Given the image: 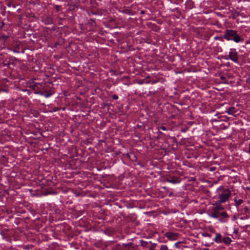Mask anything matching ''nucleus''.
Listing matches in <instances>:
<instances>
[{"instance_id": "4468645a", "label": "nucleus", "mask_w": 250, "mask_h": 250, "mask_svg": "<svg viewBox=\"0 0 250 250\" xmlns=\"http://www.w3.org/2000/svg\"><path fill=\"white\" fill-rule=\"evenodd\" d=\"M52 22V19L50 17H47L44 19V23L46 24H51Z\"/></svg>"}, {"instance_id": "412c9836", "label": "nucleus", "mask_w": 250, "mask_h": 250, "mask_svg": "<svg viewBox=\"0 0 250 250\" xmlns=\"http://www.w3.org/2000/svg\"><path fill=\"white\" fill-rule=\"evenodd\" d=\"M160 250H167V247L166 245H162Z\"/></svg>"}, {"instance_id": "f8f14e48", "label": "nucleus", "mask_w": 250, "mask_h": 250, "mask_svg": "<svg viewBox=\"0 0 250 250\" xmlns=\"http://www.w3.org/2000/svg\"><path fill=\"white\" fill-rule=\"evenodd\" d=\"M234 201L235 203V206L236 207H238L239 206L241 205L243 202V200L241 199H238L237 197H235L234 199Z\"/></svg>"}, {"instance_id": "f03ea898", "label": "nucleus", "mask_w": 250, "mask_h": 250, "mask_svg": "<svg viewBox=\"0 0 250 250\" xmlns=\"http://www.w3.org/2000/svg\"><path fill=\"white\" fill-rule=\"evenodd\" d=\"M231 194V191L229 189H224L219 194L218 202L220 203H225L229 198Z\"/></svg>"}, {"instance_id": "1a4fd4ad", "label": "nucleus", "mask_w": 250, "mask_h": 250, "mask_svg": "<svg viewBox=\"0 0 250 250\" xmlns=\"http://www.w3.org/2000/svg\"><path fill=\"white\" fill-rule=\"evenodd\" d=\"M167 181L172 184H176L179 183L180 180L178 177H170L167 178Z\"/></svg>"}, {"instance_id": "a878e982", "label": "nucleus", "mask_w": 250, "mask_h": 250, "mask_svg": "<svg viewBox=\"0 0 250 250\" xmlns=\"http://www.w3.org/2000/svg\"><path fill=\"white\" fill-rule=\"evenodd\" d=\"M161 128L163 130H167L166 127L165 126H161Z\"/></svg>"}, {"instance_id": "a211bd4d", "label": "nucleus", "mask_w": 250, "mask_h": 250, "mask_svg": "<svg viewBox=\"0 0 250 250\" xmlns=\"http://www.w3.org/2000/svg\"><path fill=\"white\" fill-rule=\"evenodd\" d=\"M141 245L144 247H147V245L148 244L147 242L143 240L141 241Z\"/></svg>"}, {"instance_id": "9d476101", "label": "nucleus", "mask_w": 250, "mask_h": 250, "mask_svg": "<svg viewBox=\"0 0 250 250\" xmlns=\"http://www.w3.org/2000/svg\"><path fill=\"white\" fill-rule=\"evenodd\" d=\"M226 112L229 115L235 116L236 113L237 112V110L236 109L235 107L232 106L229 107Z\"/></svg>"}, {"instance_id": "2eb2a0df", "label": "nucleus", "mask_w": 250, "mask_h": 250, "mask_svg": "<svg viewBox=\"0 0 250 250\" xmlns=\"http://www.w3.org/2000/svg\"><path fill=\"white\" fill-rule=\"evenodd\" d=\"M242 211H243V214H249V216H250V209L247 207H245L243 208Z\"/></svg>"}, {"instance_id": "39448f33", "label": "nucleus", "mask_w": 250, "mask_h": 250, "mask_svg": "<svg viewBox=\"0 0 250 250\" xmlns=\"http://www.w3.org/2000/svg\"><path fill=\"white\" fill-rule=\"evenodd\" d=\"M229 218V215L225 211H223L220 212L219 217L217 219L220 222L224 223L227 222Z\"/></svg>"}, {"instance_id": "c756f323", "label": "nucleus", "mask_w": 250, "mask_h": 250, "mask_svg": "<svg viewBox=\"0 0 250 250\" xmlns=\"http://www.w3.org/2000/svg\"><path fill=\"white\" fill-rule=\"evenodd\" d=\"M221 38L220 37H214V40H219Z\"/></svg>"}, {"instance_id": "f257e3e1", "label": "nucleus", "mask_w": 250, "mask_h": 250, "mask_svg": "<svg viewBox=\"0 0 250 250\" xmlns=\"http://www.w3.org/2000/svg\"><path fill=\"white\" fill-rule=\"evenodd\" d=\"M223 37L227 41H233L236 43L244 41V39L241 37L238 32L232 29H226L224 31Z\"/></svg>"}, {"instance_id": "58836bf2", "label": "nucleus", "mask_w": 250, "mask_h": 250, "mask_svg": "<svg viewBox=\"0 0 250 250\" xmlns=\"http://www.w3.org/2000/svg\"><path fill=\"white\" fill-rule=\"evenodd\" d=\"M76 6V7H78V6L77 5L75 4V5H74V7Z\"/></svg>"}, {"instance_id": "6e6552de", "label": "nucleus", "mask_w": 250, "mask_h": 250, "mask_svg": "<svg viewBox=\"0 0 250 250\" xmlns=\"http://www.w3.org/2000/svg\"><path fill=\"white\" fill-rule=\"evenodd\" d=\"M220 212H221L220 211H217L214 209H212V211L208 214V215L210 217L217 219L219 217V214H220Z\"/></svg>"}, {"instance_id": "bb28decb", "label": "nucleus", "mask_w": 250, "mask_h": 250, "mask_svg": "<svg viewBox=\"0 0 250 250\" xmlns=\"http://www.w3.org/2000/svg\"><path fill=\"white\" fill-rule=\"evenodd\" d=\"M239 13L237 12H236L234 13V16H239Z\"/></svg>"}, {"instance_id": "cd10ccee", "label": "nucleus", "mask_w": 250, "mask_h": 250, "mask_svg": "<svg viewBox=\"0 0 250 250\" xmlns=\"http://www.w3.org/2000/svg\"><path fill=\"white\" fill-rule=\"evenodd\" d=\"M145 13H146V12L144 10H141V12H140V13L141 14H145Z\"/></svg>"}, {"instance_id": "2f4dec72", "label": "nucleus", "mask_w": 250, "mask_h": 250, "mask_svg": "<svg viewBox=\"0 0 250 250\" xmlns=\"http://www.w3.org/2000/svg\"><path fill=\"white\" fill-rule=\"evenodd\" d=\"M205 246H206V247H210L211 246V244H205Z\"/></svg>"}, {"instance_id": "20e7f679", "label": "nucleus", "mask_w": 250, "mask_h": 250, "mask_svg": "<svg viewBox=\"0 0 250 250\" xmlns=\"http://www.w3.org/2000/svg\"><path fill=\"white\" fill-rule=\"evenodd\" d=\"M229 59L235 62H238V55L236 49L231 48L228 56Z\"/></svg>"}, {"instance_id": "ea45409f", "label": "nucleus", "mask_w": 250, "mask_h": 250, "mask_svg": "<svg viewBox=\"0 0 250 250\" xmlns=\"http://www.w3.org/2000/svg\"><path fill=\"white\" fill-rule=\"evenodd\" d=\"M213 170V168H211V171H212Z\"/></svg>"}, {"instance_id": "423d86ee", "label": "nucleus", "mask_w": 250, "mask_h": 250, "mask_svg": "<svg viewBox=\"0 0 250 250\" xmlns=\"http://www.w3.org/2000/svg\"><path fill=\"white\" fill-rule=\"evenodd\" d=\"M165 236L169 240H175L177 238L178 234L177 233L172 232H167L165 233Z\"/></svg>"}, {"instance_id": "6ab92c4d", "label": "nucleus", "mask_w": 250, "mask_h": 250, "mask_svg": "<svg viewBox=\"0 0 250 250\" xmlns=\"http://www.w3.org/2000/svg\"><path fill=\"white\" fill-rule=\"evenodd\" d=\"M201 234L204 237H211V234L208 233L207 232H203L201 233Z\"/></svg>"}, {"instance_id": "f3484780", "label": "nucleus", "mask_w": 250, "mask_h": 250, "mask_svg": "<svg viewBox=\"0 0 250 250\" xmlns=\"http://www.w3.org/2000/svg\"><path fill=\"white\" fill-rule=\"evenodd\" d=\"M122 12L123 13H125V14H128L129 15H132V13H131V11L128 9H124Z\"/></svg>"}, {"instance_id": "5701e85b", "label": "nucleus", "mask_w": 250, "mask_h": 250, "mask_svg": "<svg viewBox=\"0 0 250 250\" xmlns=\"http://www.w3.org/2000/svg\"><path fill=\"white\" fill-rule=\"evenodd\" d=\"M112 99H113V100H117V99H118V95H113L112 96Z\"/></svg>"}, {"instance_id": "7ed1b4c3", "label": "nucleus", "mask_w": 250, "mask_h": 250, "mask_svg": "<svg viewBox=\"0 0 250 250\" xmlns=\"http://www.w3.org/2000/svg\"><path fill=\"white\" fill-rule=\"evenodd\" d=\"M49 88L43 87V91L38 90L35 91L34 93L36 94H39L40 95L44 96L46 98L50 97L52 96L54 93V91L52 89H48Z\"/></svg>"}, {"instance_id": "b1692460", "label": "nucleus", "mask_w": 250, "mask_h": 250, "mask_svg": "<svg viewBox=\"0 0 250 250\" xmlns=\"http://www.w3.org/2000/svg\"><path fill=\"white\" fill-rule=\"evenodd\" d=\"M60 8H61V7L59 5H56L55 6V8H56V10L57 11H59L60 10Z\"/></svg>"}, {"instance_id": "473e14b6", "label": "nucleus", "mask_w": 250, "mask_h": 250, "mask_svg": "<svg viewBox=\"0 0 250 250\" xmlns=\"http://www.w3.org/2000/svg\"><path fill=\"white\" fill-rule=\"evenodd\" d=\"M249 153L250 154V144L249 145Z\"/></svg>"}, {"instance_id": "4be33fe9", "label": "nucleus", "mask_w": 250, "mask_h": 250, "mask_svg": "<svg viewBox=\"0 0 250 250\" xmlns=\"http://www.w3.org/2000/svg\"><path fill=\"white\" fill-rule=\"evenodd\" d=\"M9 59H10L11 61H13H13H18V59H17L16 58H15V57H13V56L9 58Z\"/></svg>"}, {"instance_id": "aec40b11", "label": "nucleus", "mask_w": 250, "mask_h": 250, "mask_svg": "<svg viewBox=\"0 0 250 250\" xmlns=\"http://www.w3.org/2000/svg\"><path fill=\"white\" fill-rule=\"evenodd\" d=\"M10 64H14V63H13V62H11V63L10 62H8L7 63H4V62L2 63L3 66H6L7 67H9V65H10Z\"/></svg>"}, {"instance_id": "e433bc0d", "label": "nucleus", "mask_w": 250, "mask_h": 250, "mask_svg": "<svg viewBox=\"0 0 250 250\" xmlns=\"http://www.w3.org/2000/svg\"><path fill=\"white\" fill-rule=\"evenodd\" d=\"M44 85H45V86L44 87H47V86H49L48 85H45V84H44Z\"/></svg>"}, {"instance_id": "a19ab883", "label": "nucleus", "mask_w": 250, "mask_h": 250, "mask_svg": "<svg viewBox=\"0 0 250 250\" xmlns=\"http://www.w3.org/2000/svg\"><path fill=\"white\" fill-rule=\"evenodd\" d=\"M213 170V168H211V171H212Z\"/></svg>"}, {"instance_id": "ddd939ff", "label": "nucleus", "mask_w": 250, "mask_h": 250, "mask_svg": "<svg viewBox=\"0 0 250 250\" xmlns=\"http://www.w3.org/2000/svg\"><path fill=\"white\" fill-rule=\"evenodd\" d=\"M232 240L229 237H225L223 238L222 242L225 243L226 245H228L230 244Z\"/></svg>"}, {"instance_id": "c85d7f7f", "label": "nucleus", "mask_w": 250, "mask_h": 250, "mask_svg": "<svg viewBox=\"0 0 250 250\" xmlns=\"http://www.w3.org/2000/svg\"><path fill=\"white\" fill-rule=\"evenodd\" d=\"M238 230L237 229H235L233 232L235 234H237L238 233Z\"/></svg>"}, {"instance_id": "f704fd0d", "label": "nucleus", "mask_w": 250, "mask_h": 250, "mask_svg": "<svg viewBox=\"0 0 250 250\" xmlns=\"http://www.w3.org/2000/svg\"><path fill=\"white\" fill-rule=\"evenodd\" d=\"M250 216H249V214L246 215V218H249Z\"/></svg>"}, {"instance_id": "0eeeda50", "label": "nucleus", "mask_w": 250, "mask_h": 250, "mask_svg": "<svg viewBox=\"0 0 250 250\" xmlns=\"http://www.w3.org/2000/svg\"><path fill=\"white\" fill-rule=\"evenodd\" d=\"M20 44L19 43H16L14 44L12 46L9 48V50L13 51L14 53H20Z\"/></svg>"}, {"instance_id": "393cba45", "label": "nucleus", "mask_w": 250, "mask_h": 250, "mask_svg": "<svg viewBox=\"0 0 250 250\" xmlns=\"http://www.w3.org/2000/svg\"><path fill=\"white\" fill-rule=\"evenodd\" d=\"M180 243H181V242H178L176 243L175 244V247H176V248H179V244H180Z\"/></svg>"}, {"instance_id": "9b49d317", "label": "nucleus", "mask_w": 250, "mask_h": 250, "mask_svg": "<svg viewBox=\"0 0 250 250\" xmlns=\"http://www.w3.org/2000/svg\"><path fill=\"white\" fill-rule=\"evenodd\" d=\"M222 235L220 233H216V235L214 239L215 242L216 243H222Z\"/></svg>"}, {"instance_id": "4c0bfd02", "label": "nucleus", "mask_w": 250, "mask_h": 250, "mask_svg": "<svg viewBox=\"0 0 250 250\" xmlns=\"http://www.w3.org/2000/svg\"><path fill=\"white\" fill-rule=\"evenodd\" d=\"M221 79H225V77H224V76H222V77H221Z\"/></svg>"}, {"instance_id": "7c9ffc66", "label": "nucleus", "mask_w": 250, "mask_h": 250, "mask_svg": "<svg viewBox=\"0 0 250 250\" xmlns=\"http://www.w3.org/2000/svg\"><path fill=\"white\" fill-rule=\"evenodd\" d=\"M68 5L70 6L69 10H72V4H69V3H68Z\"/></svg>"}, {"instance_id": "dca6fc26", "label": "nucleus", "mask_w": 250, "mask_h": 250, "mask_svg": "<svg viewBox=\"0 0 250 250\" xmlns=\"http://www.w3.org/2000/svg\"><path fill=\"white\" fill-rule=\"evenodd\" d=\"M214 210L217 211H219L220 210H222L224 209V208L220 205H217L215 207L213 208Z\"/></svg>"}, {"instance_id": "72a5a7b5", "label": "nucleus", "mask_w": 250, "mask_h": 250, "mask_svg": "<svg viewBox=\"0 0 250 250\" xmlns=\"http://www.w3.org/2000/svg\"><path fill=\"white\" fill-rule=\"evenodd\" d=\"M149 250H154V248L153 247H152L151 248H149Z\"/></svg>"}, {"instance_id": "c9c22d12", "label": "nucleus", "mask_w": 250, "mask_h": 250, "mask_svg": "<svg viewBox=\"0 0 250 250\" xmlns=\"http://www.w3.org/2000/svg\"><path fill=\"white\" fill-rule=\"evenodd\" d=\"M203 250H209V249L207 248H204L203 249Z\"/></svg>"}]
</instances>
